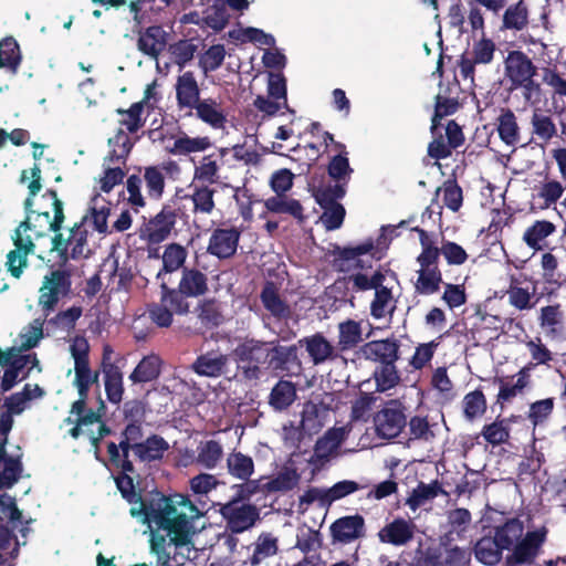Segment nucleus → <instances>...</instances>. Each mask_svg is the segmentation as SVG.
I'll return each mask as SVG.
<instances>
[{"instance_id":"nucleus-32","label":"nucleus","mask_w":566,"mask_h":566,"mask_svg":"<svg viewBox=\"0 0 566 566\" xmlns=\"http://www.w3.org/2000/svg\"><path fill=\"white\" fill-rule=\"evenodd\" d=\"M191 193L189 198L192 201V212L195 214H211L216 208L214 189L209 185L191 182L189 186Z\"/></svg>"},{"instance_id":"nucleus-61","label":"nucleus","mask_w":566,"mask_h":566,"mask_svg":"<svg viewBox=\"0 0 566 566\" xmlns=\"http://www.w3.org/2000/svg\"><path fill=\"white\" fill-rule=\"evenodd\" d=\"M349 281L353 282L357 290L368 291L376 290L378 286L385 283V281H387V277L380 271H375L369 274L368 270H359L350 274Z\"/></svg>"},{"instance_id":"nucleus-12","label":"nucleus","mask_w":566,"mask_h":566,"mask_svg":"<svg viewBox=\"0 0 566 566\" xmlns=\"http://www.w3.org/2000/svg\"><path fill=\"white\" fill-rule=\"evenodd\" d=\"M189 305L177 291H165L160 303L150 307L149 313L154 323L160 327H168L174 314H185Z\"/></svg>"},{"instance_id":"nucleus-29","label":"nucleus","mask_w":566,"mask_h":566,"mask_svg":"<svg viewBox=\"0 0 566 566\" xmlns=\"http://www.w3.org/2000/svg\"><path fill=\"white\" fill-rule=\"evenodd\" d=\"M545 531L528 532L514 546L513 558L516 563H531L544 542Z\"/></svg>"},{"instance_id":"nucleus-45","label":"nucleus","mask_w":566,"mask_h":566,"mask_svg":"<svg viewBox=\"0 0 566 566\" xmlns=\"http://www.w3.org/2000/svg\"><path fill=\"white\" fill-rule=\"evenodd\" d=\"M223 457L222 446L214 440H207L197 447L196 462L208 470L214 469Z\"/></svg>"},{"instance_id":"nucleus-25","label":"nucleus","mask_w":566,"mask_h":566,"mask_svg":"<svg viewBox=\"0 0 566 566\" xmlns=\"http://www.w3.org/2000/svg\"><path fill=\"white\" fill-rule=\"evenodd\" d=\"M364 518L360 515H350L336 520L331 532L335 541L350 543L364 535Z\"/></svg>"},{"instance_id":"nucleus-9","label":"nucleus","mask_w":566,"mask_h":566,"mask_svg":"<svg viewBox=\"0 0 566 566\" xmlns=\"http://www.w3.org/2000/svg\"><path fill=\"white\" fill-rule=\"evenodd\" d=\"M374 259V244L371 241H365L354 248L342 250L335 258L334 265L342 272L353 274L359 270H370Z\"/></svg>"},{"instance_id":"nucleus-38","label":"nucleus","mask_w":566,"mask_h":566,"mask_svg":"<svg viewBox=\"0 0 566 566\" xmlns=\"http://www.w3.org/2000/svg\"><path fill=\"white\" fill-rule=\"evenodd\" d=\"M227 470L232 478L247 481L254 473V461L240 451H232L227 457Z\"/></svg>"},{"instance_id":"nucleus-20","label":"nucleus","mask_w":566,"mask_h":566,"mask_svg":"<svg viewBox=\"0 0 566 566\" xmlns=\"http://www.w3.org/2000/svg\"><path fill=\"white\" fill-rule=\"evenodd\" d=\"M399 345L395 339H381L366 343L360 348L365 359L384 364L396 363Z\"/></svg>"},{"instance_id":"nucleus-10","label":"nucleus","mask_w":566,"mask_h":566,"mask_svg":"<svg viewBox=\"0 0 566 566\" xmlns=\"http://www.w3.org/2000/svg\"><path fill=\"white\" fill-rule=\"evenodd\" d=\"M220 514L227 521L229 528L234 533H241L252 527L259 518L258 509L241 499L233 500L221 505Z\"/></svg>"},{"instance_id":"nucleus-49","label":"nucleus","mask_w":566,"mask_h":566,"mask_svg":"<svg viewBox=\"0 0 566 566\" xmlns=\"http://www.w3.org/2000/svg\"><path fill=\"white\" fill-rule=\"evenodd\" d=\"M530 374L526 369H521L515 376L509 380H500L499 400L509 401L528 385Z\"/></svg>"},{"instance_id":"nucleus-28","label":"nucleus","mask_w":566,"mask_h":566,"mask_svg":"<svg viewBox=\"0 0 566 566\" xmlns=\"http://www.w3.org/2000/svg\"><path fill=\"white\" fill-rule=\"evenodd\" d=\"M472 524V516L469 510L458 507L447 512V527L444 535L447 542L464 539Z\"/></svg>"},{"instance_id":"nucleus-23","label":"nucleus","mask_w":566,"mask_h":566,"mask_svg":"<svg viewBox=\"0 0 566 566\" xmlns=\"http://www.w3.org/2000/svg\"><path fill=\"white\" fill-rule=\"evenodd\" d=\"M239 237V231L233 228L217 229L211 234L208 251L218 258H229L237 250Z\"/></svg>"},{"instance_id":"nucleus-40","label":"nucleus","mask_w":566,"mask_h":566,"mask_svg":"<svg viewBox=\"0 0 566 566\" xmlns=\"http://www.w3.org/2000/svg\"><path fill=\"white\" fill-rule=\"evenodd\" d=\"M528 24V9L524 0L509 6L502 17V29L522 31Z\"/></svg>"},{"instance_id":"nucleus-22","label":"nucleus","mask_w":566,"mask_h":566,"mask_svg":"<svg viewBox=\"0 0 566 566\" xmlns=\"http://www.w3.org/2000/svg\"><path fill=\"white\" fill-rule=\"evenodd\" d=\"M527 280H521L518 277H512L510 286L507 289L509 303L520 310L526 311L535 306V292L536 286L533 283L524 285Z\"/></svg>"},{"instance_id":"nucleus-13","label":"nucleus","mask_w":566,"mask_h":566,"mask_svg":"<svg viewBox=\"0 0 566 566\" xmlns=\"http://www.w3.org/2000/svg\"><path fill=\"white\" fill-rule=\"evenodd\" d=\"M111 212V202L101 193L94 192L91 197L87 212L81 224L87 229H93L98 233L108 232L107 219Z\"/></svg>"},{"instance_id":"nucleus-44","label":"nucleus","mask_w":566,"mask_h":566,"mask_svg":"<svg viewBox=\"0 0 566 566\" xmlns=\"http://www.w3.org/2000/svg\"><path fill=\"white\" fill-rule=\"evenodd\" d=\"M87 238L88 229L81 223L75 224L70 230L69 235L65 239V252L69 253L72 258L87 255L90 252Z\"/></svg>"},{"instance_id":"nucleus-30","label":"nucleus","mask_w":566,"mask_h":566,"mask_svg":"<svg viewBox=\"0 0 566 566\" xmlns=\"http://www.w3.org/2000/svg\"><path fill=\"white\" fill-rule=\"evenodd\" d=\"M75 379L74 384L78 390L80 399L73 403V412L81 413L85 407L91 385L97 381L98 375L91 370L88 363H78L74 365Z\"/></svg>"},{"instance_id":"nucleus-50","label":"nucleus","mask_w":566,"mask_h":566,"mask_svg":"<svg viewBox=\"0 0 566 566\" xmlns=\"http://www.w3.org/2000/svg\"><path fill=\"white\" fill-rule=\"evenodd\" d=\"M31 217L19 224L15 229L14 235L12 237L14 247L29 254L34 253L35 245L33 240L43 235L42 231H36L31 228Z\"/></svg>"},{"instance_id":"nucleus-56","label":"nucleus","mask_w":566,"mask_h":566,"mask_svg":"<svg viewBox=\"0 0 566 566\" xmlns=\"http://www.w3.org/2000/svg\"><path fill=\"white\" fill-rule=\"evenodd\" d=\"M296 398V390L291 381L281 380L272 389L270 403L277 410L287 408Z\"/></svg>"},{"instance_id":"nucleus-59","label":"nucleus","mask_w":566,"mask_h":566,"mask_svg":"<svg viewBox=\"0 0 566 566\" xmlns=\"http://www.w3.org/2000/svg\"><path fill=\"white\" fill-rule=\"evenodd\" d=\"M277 538L271 534H261L253 544V554L251 563L258 565L264 559L274 556L277 553Z\"/></svg>"},{"instance_id":"nucleus-35","label":"nucleus","mask_w":566,"mask_h":566,"mask_svg":"<svg viewBox=\"0 0 566 566\" xmlns=\"http://www.w3.org/2000/svg\"><path fill=\"white\" fill-rule=\"evenodd\" d=\"M167 44V33L160 27H150L143 32L138 39V49L151 56L157 57Z\"/></svg>"},{"instance_id":"nucleus-7","label":"nucleus","mask_w":566,"mask_h":566,"mask_svg":"<svg viewBox=\"0 0 566 566\" xmlns=\"http://www.w3.org/2000/svg\"><path fill=\"white\" fill-rule=\"evenodd\" d=\"M344 195V187L337 184L321 187L315 190L316 201L324 208L321 222L327 230H335L343 223L345 209L342 205L335 202V200L342 198Z\"/></svg>"},{"instance_id":"nucleus-4","label":"nucleus","mask_w":566,"mask_h":566,"mask_svg":"<svg viewBox=\"0 0 566 566\" xmlns=\"http://www.w3.org/2000/svg\"><path fill=\"white\" fill-rule=\"evenodd\" d=\"M295 354L296 346L285 347L254 339L245 340L234 349L238 363L250 361L272 369L279 368Z\"/></svg>"},{"instance_id":"nucleus-37","label":"nucleus","mask_w":566,"mask_h":566,"mask_svg":"<svg viewBox=\"0 0 566 566\" xmlns=\"http://www.w3.org/2000/svg\"><path fill=\"white\" fill-rule=\"evenodd\" d=\"M178 289L181 296L203 295L208 291L207 277L198 270L185 269Z\"/></svg>"},{"instance_id":"nucleus-57","label":"nucleus","mask_w":566,"mask_h":566,"mask_svg":"<svg viewBox=\"0 0 566 566\" xmlns=\"http://www.w3.org/2000/svg\"><path fill=\"white\" fill-rule=\"evenodd\" d=\"M497 132L506 145H515L520 139L516 117L511 111L502 112L497 117Z\"/></svg>"},{"instance_id":"nucleus-2","label":"nucleus","mask_w":566,"mask_h":566,"mask_svg":"<svg viewBox=\"0 0 566 566\" xmlns=\"http://www.w3.org/2000/svg\"><path fill=\"white\" fill-rule=\"evenodd\" d=\"M179 170L176 163L170 161L165 164L163 167L148 166L144 169L143 178L136 175H132L126 180L127 202L137 212L140 208L146 206L145 197L143 196L142 188L143 182L146 186L147 196L153 200H159L165 190V176L164 171Z\"/></svg>"},{"instance_id":"nucleus-41","label":"nucleus","mask_w":566,"mask_h":566,"mask_svg":"<svg viewBox=\"0 0 566 566\" xmlns=\"http://www.w3.org/2000/svg\"><path fill=\"white\" fill-rule=\"evenodd\" d=\"M264 207L272 213H286L298 220H303V208L301 203L291 197L275 195L264 200Z\"/></svg>"},{"instance_id":"nucleus-42","label":"nucleus","mask_w":566,"mask_h":566,"mask_svg":"<svg viewBox=\"0 0 566 566\" xmlns=\"http://www.w3.org/2000/svg\"><path fill=\"white\" fill-rule=\"evenodd\" d=\"M261 302L264 308L276 318H285L290 315L289 305L281 298L277 289L268 283L261 293Z\"/></svg>"},{"instance_id":"nucleus-14","label":"nucleus","mask_w":566,"mask_h":566,"mask_svg":"<svg viewBox=\"0 0 566 566\" xmlns=\"http://www.w3.org/2000/svg\"><path fill=\"white\" fill-rule=\"evenodd\" d=\"M196 116L213 129H223L228 122V112L221 98H200L193 107Z\"/></svg>"},{"instance_id":"nucleus-27","label":"nucleus","mask_w":566,"mask_h":566,"mask_svg":"<svg viewBox=\"0 0 566 566\" xmlns=\"http://www.w3.org/2000/svg\"><path fill=\"white\" fill-rule=\"evenodd\" d=\"M224 149L221 150L220 156L214 154L203 156L193 165V177L191 182L211 185L218 181L221 168V158Z\"/></svg>"},{"instance_id":"nucleus-46","label":"nucleus","mask_w":566,"mask_h":566,"mask_svg":"<svg viewBox=\"0 0 566 566\" xmlns=\"http://www.w3.org/2000/svg\"><path fill=\"white\" fill-rule=\"evenodd\" d=\"M161 360L156 355L144 357L129 375L134 384L148 382L156 379L160 374Z\"/></svg>"},{"instance_id":"nucleus-11","label":"nucleus","mask_w":566,"mask_h":566,"mask_svg":"<svg viewBox=\"0 0 566 566\" xmlns=\"http://www.w3.org/2000/svg\"><path fill=\"white\" fill-rule=\"evenodd\" d=\"M504 77L511 87L523 85L537 75V66L524 52L513 50L507 53L504 61Z\"/></svg>"},{"instance_id":"nucleus-1","label":"nucleus","mask_w":566,"mask_h":566,"mask_svg":"<svg viewBox=\"0 0 566 566\" xmlns=\"http://www.w3.org/2000/svg\"><path fill=\"white\" fill-rule=\"evenodd\" d=\"M178 510L172 521L150 539L151 552L161 566H184L193 553L190 542L195 533L193 521L201 516V512L190 500Z\"/></svg>"},{"instance_id":"nucleus-18","label":"nucleus","mask_w":566,"mask_h":566,"mask_svg":"<svg viewBox=\"0 0 566 566\" xmlns=\"http://www.w3.org/2000/svg\"><path fill=\"white\" fill-rule=\"evenodd\" d=\"M415 530L416 525L410 520L398 517L378 532V538L381 543L402 546L413 538Z\"/></svg>"},{"instance_id":"nucleus-55","label":"nucleus","mask_w":566,"mask_h":566,"mask_svg":"<svg viewBox=\"0 0 566 566\" xmlns=\"http://www.w3.org/2000/svg\"><path fill=\"white\" fill-rule=\"evenodd\" d=\"M104 374L105 391L108 400L113 403L120 402L124 392L122 371L117 367L109 365L105 368Z\"/></svg>"},{"instance_id":"nucleus-17","label":"nucleus","mask_w":566,"mask_h":566,"mask_svg":"<svg viewBox=\"0 0 566 566\" xmlns=\"http://www.w3.org/2000/svg\"><path fill=\"white\" fill-rule=\"evenodd\" d=\"M304 347L313 365H322L337 357L336 347L322 334H314L298 340Z\"/></svg>"},{"instance_id":"nucleus-15","label":"nucleus","mask_w":566,"mask_h":566,"mask_svg":"<svg viewBox=\"0 0 566 566\" xmlns=\"http://www.w3.org/2000/svg\"><path fill=\"white\" fill-rule=\"evenodd\" d=\"M175 92L177 106L180 111H193V107H196V104L201 98L197 78L190 71L177 76Z\"/></svg>"},{"instance_id":"nucleus-63","label":"nucleus","mask_w":566,"mask_h":566,"mask_svg":"<svg viewBox=\"0 0 566 566\" xmlns=\"http://www.w3.org/2000/svg\"><path fill=\"white\" fill-rule=\"evenodd\" d=\"M441 281L439 269H419L416 290L421 294H432L439 290Z\"/></svg>"},{"instance_id":"nucleus-39","label":"nucleus","mask_w":566,"mask_h":566,"mask_svg":"<svg viewBox=\"0 0 566 566\" xmlns=\"http://www.w3.org/2000/svg\"><path fill=\"white\" fill-rule=\"evenodd\" d=\"M364 322L347 319L338 324L337 347L347 350L355 347L363 340Z\"/></svg>"},{"instance_id":"nucleus-21","label":"nucleus","mask_w":566,"mask_h":566,"mask_svg":"<svg viewBox=\"0 0 566 566\" xmlns=\"http://www.w3.org/2000/svg\"><path fill=\"white\" fill-rule=\"evenodd\" d=\"M495 44L490 39H481L473 45V56L463 57L460 63V72L464 78H473L475 64H489L493 60Z\"/></svg>"},{"instance_id":"nucleus-5","label":"nucleus","mask_w":566,"mask_h":566,"mask_svg":"<svg viewBox=\"0 0 566 566\" xmlns=\"http://www.w3.org/2000/svg\"><path fill=\"white\" fill-rule=\"evenodd\" d=\"M188 501V497L178 494L171 497L160 499L151 504L149 510H145L137 494L134 502H129L132 504L129 512L133 517L148 525L153 537L155 533H160L161 530L168 525L169 521H172L171 518L179 512L178 509H181V505Z\"/></svg>"},{"instance_id":"nucleus-54","label":"nucleus","mask_w":566,"mask_h":566,"mask_svg":"<svg viewBox=\"0 0 566 566\" xmlns=\"http://www.w3.org/2000/svg\"><path fill=\"white\" fill-rule=\"evenodd\" d=\"M376 389L379 392L388 391L400 382V376L395 363L384 364L374 370Z\"/></svg>"},{"instance_id":"nucleus-60","label":"nucleus","mask_w":566,"mask_h":566,"mask_svg":"<svg viewBox=\"0 0 566 566\" xmlns=\"http://www.w3.org/2000/svg\"><path fill=\"white\" fill-rule=\"evenodd\" d=\"M21 350L20 348H11L8 352H1L0 365L9 366L19 374L27 367L31 369L36 364L35 356L31 354L22 355Z\"/></svg>"},{"instance_id":"nucleus-52","label":"nucleus","mask_w":566,"mask_h":566,"mask_svg":"<svg viewBox=\"0 0 566 566\" xmlns=\"http://www.w3.org/2000/svg\"><path fill=\"white\" fill-rule=\"evenodd\" d=\"M524 534V527L518 520H511L496 528L495 538L503 549L515 546Z\"/></svg>"},{"instance_id":"nucleus-3","label":"nucleus","mask_w":566,"mask_h":566,"mask_svg":"<svg viewBox=\"0 0 566 566\" xmlns=\"http://www.w3.org/2000/svg\"><path fill=\"white\" fill-rule=\"evenodd\" d=\"M109 153L103 163V172L96 179L95 192L109 193L115 186L122 184L125 171V160L132 149V143L127 134L119 130L108 140Z\"/></svg>"},{"instance_id":"nucleus-8","label":"nucleus","mask_w":566,"mask_h":566,"mask_svg":"<svg viewBox=\"0 0 566 566\" xmlns=\"http://www.w3.org/2000/svg\"><path fill=\"white\" fill-rule=\"evenodd\" d=\"M376 433L382 439H394L406 426V416L400 401L390 400L375 415Z\"/></svg>"},{"instance_id":"nucleus-31","label":"nucleus","mask_w":566,"mask_h":566,"mask_svg":"<svg viewBox=\"0 0 566 566\" xmlns=\"http://www.w3.org/2000/svg\"><path fill=\"white\" fill-rule=\"evenodd\" d=\"M229 363L227 355L218 353H207L199 356L192 364L196 374L206 377L221 376Z\"/></svg>"},{"instance_id":"nucleus-53","label":"nucleus","mask_w":566,"mask_h":566,"mask_svg":"<svg viewBox=\"0 0 566 566\" xmlns=\"http://www.w3.org/2000/svg\"><path fill=\"white\" fill-rule=\"evenodd\" d=\"M463 415L467 420L472 421L481 418L486 411V399L481 390L468 392L462 400Z\"/></svg>"},{"instance_id":"nucleus-43","label":"nucleus","mask_w":566,"mask_h":566,"mask_svg":"<svg viewBox=\"0 0 566 566\" xmlns=\"http://www.w3.org/2000/svg\"><path fill=\"white\" fill-rule=\"evenodd\" d=\"M326 410L313 402L303 406L301 428L307 434L317 433L325 424Z\"/></svg>"},{"instance_id":"nucleus-47","label":"nucleus","mask_w":566,"mask_h":566,"mask_svg":"<svg viewBox=\"0 0 566 566\" xmlns=\"http://www.w3.org/2000/svg\"><path fill=\"white\" fill-rule=\"evenodd\" d=\"M503 548L495 537L481 538L475 547L474 554L479 562L485 565H495L500 562Z\"/></svg>"},{"instance_id":"nucleus-58","label":"nucleus","mask_w":566,"mask_h":566,"mask_svg":"<svg viewBox=\"0 0 566 566\" xmlns=\"http://www.w3.org/2000/svg\"><path fill=\"white\" fill-rule=\"evenodd\" d=\"M422 252L417 258L419 269H438L439 249L423 230H418Z\"/></svg>"},{"instance_id":"nucleus-26","label":"nucleus","mask_w":566,"mask_h":566,"mask_svg":"<svg viewBox=\"0 0 566 566\" xmlns=\"http://www.w3.org/2000/svg\"><path fill=\"white\" fill-rule=\"evenodd\" d=\"M539 326L545 335L551 339H560L565 337L564 312L559 305L544 306L539 311Z\"/></svg>"},{"instance_id":"nucleus-16","label":"nucleus","mask_w":566,"mask_h":566,"mask_svg":"<svg viewBox=\"0 0 566 566\" xmlns=\"http://www.w3.org/2000/svg\"><path fill=\"white\" fill-rule=\"evenodd\" d=\"M176 222V214L170 208H163L142 230V238L151 243H159L168 238Z\"/></svg>"},{"instance_id":"nucleus-51","label":"nucleus","mask_w":566,"mask_h":566,"mask_svg":"<svg viewBox=\"0 0 566 566\" xmlns=\"http://www.w3.org/2000/svg\"><path fill=\"white\" fill-rule=\"evenodd\" d=\"M21 473V463L18 459L6 457L0 442V489L12 486Z\"/></svg>"},{"instance_id":"nucleus-34","label":"nucleus","mask_w":566,"mask_h":566,"mask_svg":"<svg viewBox=\"0 0 566 566\" xmlns=\"http://www.w3.org/2000/svg\"><path fill=\"white\" fill-rule=\"evenodd\" d=\"M301 475L292 462L285 464L272 479H268L266 492H287L296 488Z\"/></svg>"},{"instance_id":"nucleus-33","label":"nucleus","mask_w":566,"mask_h":566,"mask_svg":"<svg viewBox=\"0 0 566 566\" xmlns=\"http://www.w3.org/2000/svg\"><path fill=\"white\" fill-rule=\"evenodd\" d=\"M556 231V226L547 220H537L523 233V241L535 251L546 247V239Z\"/></svg>"},{"instance_id":"nucleus-62","label":"nucleus","mask_w":566,"mask_h":566,"mask_svg":"<svg viewBox=\"0 0 566 566\" xmlns=\"http://www.w3.org/2000/svg\"><path fill=\"white\" fill-rule=\"evenodd\" d=\"M21 55L18 43L13 39H6L0 43V69H9L15 73Z\"/></svg>"},{"instance_id":"nucleus-6","label":"nucleus","mask_w":566,"mask_h":566,"mask_svg":"<svg viewBox=\"0 0 566 566\" xmlns=\"http://www.w3.org/2000/svg\"><path fill=\"white\" fill-rule=\"evenodd\" d=\"M71 280L67 272L62 270L52 271L45 275L39 289V306L45 316H49L55 308L61 297L70 293Z\"/></svg>"},{"instance_id":"nucleus-24","label":"nucleus","mask_w":566,"mask_h":566,"mask_svg":"<svg viewBox=\"0 0 566 566\" xmlns=\"http://www.w3.org/2000/svg\"><path fill=\"white\" fill-rule=\"evenodd\" d=\"M354 427L347 423L329 429L317 442L315 453L319 459H328L337 453L342 442L350 434Z\"/></svg>"},{"instance_id":"nucleus-48","label":"nucleus","mask_w":566,"mask_h":566,"mask_svg":"<svg viewBox=\"0 0 566 566\" xmlns=\"http://www.w3.org/2000/svg\"><path fill=\"white\" fill-rule=\"evenodd\" d=\"M395 310V300L391 289L384 283L375 290V298L371 302V315L379 319L384 318L387 314H391Z\"/></svg>"},{"instance_id":"nucleus-36","label":"nucleus","mask_w":566,"mask_h":566,"mask_svg":"<svg viewBox=\"0 0 566 566\" xmlns=\"http://www.w3.org/2000/svg\"><path fill=\"white\" fill-rule=\"evenodd\" d=\"M169 449V443L159 436H151L140 443H135L134 453L144 462H150L163 458Z\"/></svg>"},{"instance_id":"nucleus-64","label":"nucleus","mask_w":566,"mask_h":566,"mask_svg":"<svg viewBox=\"0 0 566 566\" xmlns=\"http://www.w3.org/2000/svg\"><path fill=\"white\" fill-rule=\"evenodd\" d=\"M226 56V50L223 45L217 44L210 46L199 57V66L205 75L216 71L220 67Z\"/></svg>"},{"instance_id":"nucleus-19","label":"nucleus","mask_w":566,"mask_h":566,"mask_svg":"<svg viewBox=\"0 0 566 566\" xmlns=\"http://www.w3.org/2000/svg\"><path fill=\"white\" fill-rule=\"evenodd\" d=\"M212 145L209 136H190L180 132L174 137V142L167 147V151L174 156H191L206 153Z\"/></svg>"}]
</instances>
